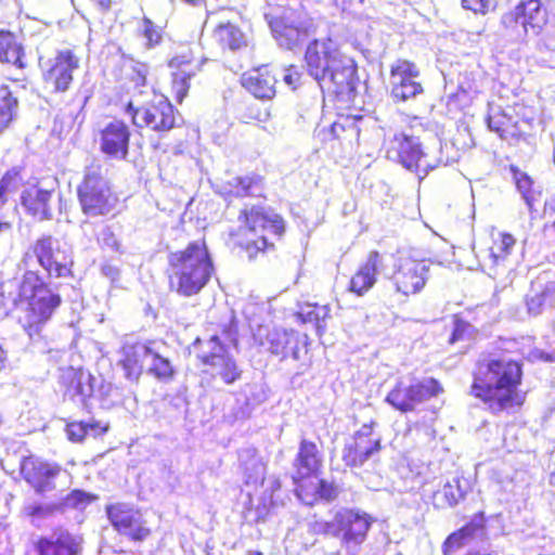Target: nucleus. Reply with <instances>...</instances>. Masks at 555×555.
Returning <instances> with one entry per match:
<instances>
[{
    "mask_svg": "<svg viewBox=\"0 0 555 555\" xmlns=\"http://www.w3.org/2000/svg\"><path fill=\"white\" fill-rule=\"evenodd\" d=\"M522 367L507 358L481 360L473 374L469 395L480 400L492 414L509 412L522 405L525 393L519 389Z\"/></svg>",
    "mask_w": 555,
    "mask_h": 555,
    "instance_id": "obj_1",
    "label": "nucleus"
},
{
    "mask_svg": "<svg viewBox=\"0 0 555 555\" xmlns=\"http://www.w3.org/2000/svg\"><path fill=\"white\" fill-rule=\"evenodd\" d=\"M502 34L521 44L533 42L538 49L555 51V22L550 21L547 0H518L501 16Z\"/></svg>",
    "mask_w": 555,
    "mask_h": 555,
    "instance_id": "obj_2",
    "label": "nucleus"
},
{
    "mask_svg": "<svg viewBox=\"0 0 555 555\" xmlns=\"http://www.w3.org/2000/svg\"><path fill=\"white\" fill-rule=\"evenodd\" d=\"M215 273L212 257L205 240L190 242L185 248L168 255L169 287L182 297L199 294Z\"/></svg>",
    "mask_w": 555,
    "mask_h": 555,
    "instance_id": "obj_3",
    "label": "nucleus"
},
{
    "mask_svg": "<svg viewBox=\"0 0 555 555\" xmlns=\"http://www.w3.org/2000/svg\"><path fill=\"white\" fill-rule=\"evenodd\" d=\"M18 298V323L30 339L40 337L43 326L62 302L60 294L52 291L37 272L28 270L21 281Z\"/></svg>",
    "mask_w": 555,
    "mask_h": 555,
    "instance_id": "obj_4",
    "label": "nucleus"
},
{
    "mask_svg": "<svg viewBox=\"0 0 555 555\" xmlns=\"http://www.w3.org/2000/svg\"><path fill=\"white\" fill-rule=\"evenodd\" d=\"M164 341L147 340L125 344L121 348L120 365L129 380H138L143 373L158 382L169 383L177 373L172 361L166 354Z\"/></svg>",
    "mask_w": 555,
    "mask_h": 555,
    "instance_id": "obj_5",
    "label": "nucleus"
},
{
    "mask_svg": "<svg viewBox=\"0 0 555 555\" xmlns=\"http://www.w3.org/2000/svg\"><path fill=\"white\" fill-rule=\"evenodd\" d=\"M372 522V517L360 509L340 508L330 521H311L309 531L313 534L338 538L347 555H357L366 540Z\"/></svg>",
    "mask_w": 555,
    "mask_h": 555,
    "instance_id": "obj_6",
    "label": "nucleus"
},
{
    "mask_svg": "<svg viewBox=\"0 0 555 555\" xmlns=\"http://www.w3.org/2000/svg\"><path fill=\"white\" fill-rule=\"evenodd\" d=\"M60 382L65 387L64 399L87 412L95 408L109 409L112 384L99 375L94 376L82 369L62 370Z\"/></svg>",
    "mask_w": 555,
    "mask_h": 555,
    "instance_id": "obj_7",
    "label": "nucleus"
},
{
    "mask_svg": "<svg viewBox=\"0 0 555 555\" xmlns=\"http://www.w3.org/2000/svg\"><path fill=\"white\" fill-rule=\"evenodd\" d=\"M387 157L424 179L430 170L447 164L442 157V143L435 138L431 146L423 147L418 138L396 133L389 142Z\"/></svg>",
    "mask_w": 555,
    "mask_h": 555,
    "instance_id": "obj_8",
    "label": "nucleus"
},
{
    "mask_svg": "<svg viewBox=\"0 0 555 555\" xmlns=\"http://www.w3.org/2000/svg\"><path fill=\"white\" fill-rule=\"evenodd\" d=\"M77 194L81 210L88 217H100L109 214L117 202L99 163H92L86 168Z\"/></svg>",
    "mask_w": 555,
    "mask_h": 555,
    "instance_id": "obj_9",
    "label": "nucleus"
},
{
    "mask_svg": "<svg viewBox=\"0 0 555 555\" xmlns=\"http://www.w3.org/2000/svg\"><path fill=\"white\" fill-rule=\"evenodd\" d=\"M240 220L242 221L240 232L251 235L246 242V249L262 250L268 244L267 232L280 236L285 230L282 217L267 210L263 206H253L250 209H244L240 215Z\"/></svg>",
    "mask_w": 555,
    "mask_h": 555,
    "instance_id": "obj_10",
    "label": "nucleus"
},
{
    "mask_svg": "<svg viewBox=\"0 0 555 555\" xmlns=\"http://www.w3.org/2000/svg\"><path fill=\"white\" fill-rule=\"evenodd\" d=\"M442 388L435 378L423 380L398 379L385 398V402L401 413H409L436 397Z\"/></svg>",
    "mask_w": 555,
    "mask_h": 555,
    "instance_id": "obj_11",
    "label": "nucleus"
},
{
    "mask_svg": "<svg viewBox=\"0 0 555 555\" xmlns=\"http://www.w3.org/2000/svg\"><path fill=\"white\" fill-rule=\"evenodd\" d=\"M33 254L39 266L50 278H67L72 275L74 263L72 251L57 238L51 235L39 237L26 256Z\"/></svg>",
    "mask_w": 555,
    "mask_h": 555,
    "instance_id": "obj_12",
    "label": "nucleus"
},
{
    "mask_svg": "<svg viewBox=\"0 0 555 555\" xmlns=\"http://www.w3.org/2000/svg\"><path fill=\"white\" fill-rule=\"evenodd\" d=\"M253 337L257 345L282 360L292 358L298 361L301 359V351L307 353V336L302 337L294 330L259 326Z\"/></svg>",
    "mask_w": 555,
    "mask_h": 555,
    "instance_id": "obj_13",
    "label": "nucleus"
},
{
    "mask_svg": "<svg viewBox=\"0 0 555 555\" xmlns=\"http://www.w3.org/2000/svg\"><path fill=\"white\" fill-rule=\"evenodd\" d=\"M125 112L131 115L132 124L138 128H150L158 133H166L176 127V109L166 98H158L147 106L135 107L132 101Z\"/></svg>",
    "mask_w": 555,
    "mask_h": 555,
    "instance_id": "obj_14",
    "label": "nucleus"
},
{
    "mask_svg": "<svg viewBox=\"0 0 555 555\" xmlns=\"http://www.w3.org/2000/svg\"><path fill=\"white\" fill-rule=\"evenodd\" d=\"M43 81L56 93L66 92L74 79L73 73L79 67V59L72 50L56 52L54 57L40 62Z\"/></svg>",
    "mask_w": 555,
    "mask_h": 555,
    "instance_id": "obj_15",
    "label": "nucleus"
},
{
    "mask_svg": "<svg viewBox=\"0 0 555 555\" xmlns=\"http://www.w3.org/2000/svg\"><path fill=\"white\" fill-rule=\"evenodd\" d=\"M106 514L114 529L131 541L141 542L151 533L141 512L130 504L107 505Z\"/></svg>",
    "mask_w": 555,
    "mask_h": 555,
    "instance_id": "obj_16",
    "label": "nucleus"
},
{
    "mask_svg": "<svg viewBox=\"0 0 555 555\" xmlns=\"http://www.w3.org/2000/svg\"><path fill=\"white\" fill-rule=\"evenodd\" d=\"M208 351H203L202 362L211 370L212 377H219L225 385H232L242 377V370L235 359L225 350L219 336L214 335L206 343Z\"/></svg>",
    "mask_w": 555,
    "mask_h": 555,
    "instance_id": "obj_17",
    "label": "nucleus"
},
{
    "mask_svg": "<svg viewBox=\"0 0 555 555\" xmlns=\"http://www.w3.org/2000/svg\"><path fill=\"white\" fill-rule=\"evenodd\" d=\"M272 35L280 47L293 50L308 36L307 26L293 11H285L281 16L264 15Z\"/></svg>",
    "mask_w": 555,
    "mask_h": 555,
    "instance_id": "obj_18",
    "label": "nucleus"
},
{
    "mask_svg": "<svg viewBox=\"0 0 555 555\" xmlns=\"http://www.w3.org/2000/svg\"><path fill=\"white\" fill-rule=\"evenodd\" d=\"M343 55L331 39L313 40L305 53L308 74L319 83Z\"/></svg>",
    "mask_w": 555,
    "mask_h": 555,
    "instance_id": "obj_19",
    "label": "nucleus"
},
{
    "mask_svg": "<svg viewBox=\"0 0 555 555\" xmlns=\"http://www.w3.org/2000/svg\"><path fill=\"white\" fill-rule=\"evenodd\" d=\"M429 264L426 260L400 258L391 280L396 292L404 296L417 294L427 280Z\"/></svg>",
    "mask_w": 555,
    "mask_h": 555,
    "instance_id": "obj_20",
    "label": "nucleus"
},
{
    "mask_svg": "<svg viewBox=\"0 0 555 555\" xmlns=\"http://www.w3.org/2000/svg\"><path fill=\"white\" fill-rule=\"evenodd\" d=\"M321 90H327L337 96L350 99L357 89V65L354 61L343 55L332 70L319 82Z\"/></svg>",
    "mask_w": 555,
    "mask_h": 555,
    "instance_id": "obj_21",
    "label": "nucleus"
},
{
    "mask_svg": "<svg viewBox=\"0 0 555 555\" xmlns=\"http://www.w3.org/2000/svg\"><path fill=\"white\" fill-rule=\"evenodd\" d=\"M380 449V439L374 437L372 425L364 424L348 440L343 450V461L346 466L361 467Z\"/></svg>",
    "mask_w": 555,
    "mask_h": 555,
    "instance_id": "obj_22",
    "label": "nucleus"
},
{
    "mask_svg": "<svg viewBox=\"0 0 555 555\" xmlns=\"http://www.w3.org/2000/svg\"><path fill=\"white\" fill-rule=\"evenodd\" d=\"M54 188H44L40 183L25 188L20 194V203L24 212L42 222L53 218Z\"/></svg>",
    "mask_w": 555,
    "mask_h": 555,
    "instance_id": "obj_23",
    "label": "nucleus"
},
{
    "mask_svg": "<svg viewBox=\"0 0 555 555\" xmlns=\"http://www.w3.org/2000/svg\"><path fill=\"white\" fill-rule=\"evenodd\" d=\"M417 76L418 70L415 64L409 61L398 60L391 66V96L396 102H405L423 92L421 83L415 81Z\"/></svg>",
    "mask_w": 555,
    "mask_h": 555,
    "instance_id": "obj_24",
    "label": "nucleus"
},
{
    "mask_svg": "<svg viewBox=\"0 0 555 555\" xmlns=\"http://www.w3.org/2000/svg\"><path fill=\"white\" fill-rule=\"evenodd\" d=\"M100 151L108 158L125 160L129 154L130 130L121 120H112L100 131Z\"/></svg>",
    "mask_w": 555,
    "mask_h": 555,
    "instance_id": "obj_25",
    "label": "nucleus"
},
{
    "mask_svg": "<svg viewBox=\"0 0 555 555\" xmlns=\"http://www.w3.org/2000/svg\"><path fill=\"white\" fill-rule=\"evenodd\" d=\"M61 473L62 468L57 464H50L34 457H26L21 464L22 476L40 494L54 489L52 480Z\"/></svg>",
    "mask_w": 555,
    "mask_h": 555,
    "instance_id": "obj_26",
    "label": "nucleus"
},
{
    "mask_svg": "<svg viewBox=\"0 0 555 555\" xmlns=\"http://www.w3.org/2000/svg\"><path fill=\"white\" fill-rule=\"evenodd\" d=\"M215 192L224 198L261 196L263 192V178L257 173L243 177H232L227 181L217 182Z\"/></svg>",
    "mask_w": 555,
    "mask_h": 555,
    "instance_id": "obj_27",
    "label": "nucleus"
},
{
    "mask_svg": "<svg viewBox=\"0 0 555 555\" xmlns=\"http://www.w3.org/2000/svg\"><path fill=\"white\" fill-rule=\"evenodd\" d=\"M38 555H77L79 543L74 534L67 530H54L41 535L35 542Z\"/></svg>",
    "mask_w": 555,
    "mask_h": 555,
    "instance_id": "obj_28",
    "label": "nucleus"
},
{
    "mask_svg": "<svg viewBox=\"0 0 555 555\" xmlns=\"http://www.w3.org/2000/svg\"><path fill=\"white\" fill-rule=\"evenodd\" d=\"M323 462V456L318 446L310 440L301 439L297 455L294 460L295 475L292 477L295 485L299 480L315 475Z\"/></svg>",
    "mask_w": 555,
    "mask_h": 555,
    "instance_id": "obj_29",
    "label": "nucleus"
},
{
    "mask_svg": "<svg viewBox=\"0 0 555 555\" xmlns=\"http://www.w3.org/2000/svg\"><path fill=\"white\" fill-rule=\"evenodd\" d=\"M241 82L257 99L269 100L275 94L276 78L267 66L254 68L243 74Z\"/></svg>",
    "mask_w": 555,
    "mask_h": 555,
    "instance_id": "obj_30",
    "label": "nucleus"
},
{
    "mask_svg": "<svg viewBox=\"0 0 555 555\" xmlns=\"http://www.w3.org/2000/svg\"><path fill=\"white\" fill-rule=\"evenodd\" d=\"M238 462L247 486H263L266 482V463L255 448H243L238 452Z\"/></svg>",
    "mask_w": 555,
    "mask_h": 555,
    "instance_id": "obj_31",
    "label": "nucleus"
},
{
    "mask_svg": "<svg viewBox=\"0 0 555 555\" xmlns=\"http://www.w3.org/2000/svg\"><path fill=\"white\" fill-rule=\"evenodd\" d=\"M380 256L378 251L372 250L365 263H363L351 278L349 289L361 296L366 293L376 282L377 267Z\"/></svg>",
    "mask_w": 555,
    "mask_h": 555,
    "instance_id": "obj_32",
    "label": "nucleus"
},
{
    "mask_svg": "<svg viewBox=\"0 0 555 555\" xmlns=\"http://www.w3.org/2000/svg\"><path fill=\"white\" fill-rule=\"evenodd\" d=\"M216 40L232 51L240 50L246 46V39L242 30L234 24L220 23L214 33Z\"/></svg>",
    "mask_w": 555,
    "mask_h": 555,
    "instance_id": "obj_33",
    "label": "nucleus"
},
{
    "mask_svg": "<svg viewBox=\"0 0 555 555\" xmlns=\"http://www.w3.org/2000/svg\"><path fill=\"white\" fill-rule=\"evenodd\" d=\"M330 315V308L325 305L306 304L300 307L296 313L298 320L302 323L313 324L317 334L321 336L325 331V320Z\"/></svg>",
    "mask_w": 555,
    "mask_h": 555,
    "instance_id": "obj_34",
    "label": "nucleus"
},
{
    "mask_svg": "<svg viewBox=\"0 0 555 555\" xmlns=\"http://www.w3.org/2000/svg\"><path fill=\"white\" fill-rule=\"evenodd\" d=\"M23 48L17 43L14 35L9 31H0V62L12 64L18 68L24 67Z\"/></svg>",
    "mask_w": 555,
    "mask_h": 555,
    "instance_id": "obj_35",
    "label": "nucleus"
},
{
    "mask_svg": "<svg viewBox=\"0 0 555 555\" xmlns=\"http://www.w3.org/2000/svg\"><path fill=\"white\" fill-rule=\"evenodd\" d=\"M18 100L8 86L0 87V133L15 119Z\"/></svg>",
    "mask_w": 555,
    "mask_h": 555,
    "instance_id": "obj_36",
    "label": "nucleus"
},
{
    "mask_svg": "<svg viewBox=\"0 0 555 555\" xmlns=\"http://www.w3.org/2000/svg\"><path fill=\"white\" fill-rule=\"evenodd\" d=\"M182 62L179 57H173L169 63L171 68H177V72L172 73V92L179 103L186 96L190 89V79L194 76L193 70L180 68Z\"/></svg>",
    "mask_w": 555,
    "mask_h": 555,
    "instance_id": "obj_37",
    "label": "nucleus"
},
{
    "mask_svg": "<svg viewBox=\"0 0 555 555\" xmlns=\"http://www.w3.org/2000/svg\"><path fill=\"white\" fill-rule=\"evenodd\" d=\"M462 499H464V491L459 478H453L451 481H448L441 490L434 494L435 505L440 508L453 507L457 505Z\"/></svg>",
    "mask_w": 555,
    "mask_h": 555,
    "instance_id": "obj_38",
    "label": "nucleus"
},
{
    "mask_svg": "<svg viewBox=\"0 0 555 555\" xmlns=\"http://www.w3.org/2000/svg\"><path fill=\"white\" fill-rule=\"evenodd\" d=\"M93 496L83 490H73L56 501L57 512L64 513L67 509H82L91 503Z\"/></svg>",
    "mask_w": 555,
    "mask_h": 555,
    "instance_id": "obj_39",
    "label": "nucleus"
},
{
    "mask_svg": "<svg viewBox=\"0 0 555 555\" xmlns=\"http://www.w3.org/2000/svg\"><path fill=\"white\" fill-rule=\"evenodd\" d=\"M460 530L469 542L475 540H485L487 538V528L483 512L476 513L467 524L460 528Z\"/></svg>",
    "mask_w": 555,
    "mask_h": 555,
    "instance_id": "obj_40",
    "label": "nucleus"
},
{
    "mask_svg": "<svg viewBox=\"0 0 555 555\" xmlns=\"http://www.w3.org/2000/svg\"><path fill=\"white\" fill-rule=\"evenodd\" d=\"M515 242L516 241L512 234H500V241H495L490 250V257L494 264L499 266L506 259V257L512 253Z\"/></svg>",
    "mask_w": 555,
    "mask_h": 555,
    "instance_id": "obj_41",
    "label": "nucleus"
},
{
    "mask_svg": "<svg viewBox=\"0 0 555 555\" xmlns=\"http://www.w3.org/2000/svg\"><path fill=\"white\" fill-rule=\"evenodd\" d=\"M488 127L490 130L499 133L501 138H505L507 127L512 122V118L507 116L500 107L491 109L487 118Z\"/></svg>",
    "mask_w": 555,
    "mask_h": 555,
    "instance_id": "obj_42",
    "label": "nucleus"
},
{
    "mask_svg": "<svg viewBox=\"0 0 555 555\" xmlns=\"http://www.w3.org/2000/svg\"><path fill=\"white\" fill-rule=\"evenodd\" d=\"M340 493V488L335 481L321 478L315 486V494L313 500L324 501L326 503L333 502Z\"/></svg>",
    "mask_w": 555,
    "mask_h": 555,
    "instance_id": "obj_43",
    "label": "nucleus"
},
{
    "mask_svg": "<svg viewBox=\"0 0 555 555\" xmlns=\"http://www.w3.org/2000/svg\"><path fill=\"white\" fill-rule=\"evenodd\" d=\"M22 179V168L12 167L0 179V191L9 196L18 189Z\"/></svg>",
    "mask_w": 555,
    "mask_h": 555,
    "instance_id": "obj_44",
    "label": "nucleus"
},
{
    "mask_svg": "<svg viewBox=\"0 0 555 555\" xmlns=\"http://www.w3.org/2000/svg\"><path fill=\"white\" fill-rule=\"evenodd\" d=\"M516 179V186L519 193L521 194L522 199L525 201L526 205L528 206L529 210H533V202L534 196L532 192V180L531 178L524 172H518L515 175Z\"/></svg>",
    "mask_w": 555,
    "mask_h": 555,
    "instance_id": "obj_45",
    "label": "nucleus"
},
{
    "mask_svg": "<svg viewBox=\"0 0 555 555\" xmlns=\"http://www.w3.org/2000/svg\"><path fill=\"white\" fill-rule=\"evenodd\" d=\"M469 541L463 535V532L459 529L452 532L442 545L443 555H453L457 550L468 544Z\"/></svg>",
    "mask_w": 555,
    "mask_h": 555,
    "instance_id": "obj_46",
    "label": "nucleus"
},
{
    "mask_svg": "<svg viewBox=\"0 0 555 555\" xmlns=\"http://www.w3.org/2000/svg\"><path fill=\"white\" fill-rule=\"evenodd\" d=\"M98 243L102 248H107L112 251H119L120 250V243L117 240L115 233L111 229V227L105 225L101 229V231L98 234Z\"/></svg>",
    "mask_w": 555,
    "mask_h": 555,
    "instance_id": "obj_47",
    "label": "nucleus"
},
{
    "mask_svg": "<svg viewBox=\"0 0 555 555\" xmlns=\"http://www.w3.org/2000/svg\"><path fill=\"white\" fill-rule=\"evenodd\" d=\"M93 425L85 422H73L67 424L66 434L70 441L73 442H81L88 430L92 429Z\"/></svg>",
    "mask_w": 555,
    "mask_h": 555,
    "instance_id": "obj_48",
    "label": "nucleus"
},
{
    "mask_svg": "<svg viewBox=\"0 0 555 555\" xmlns=\"http://www.w3.org/2000/svg\"><path fill=\"white\" fill-rule=\"evenodd\" d=\"M57 512L56 503H47V504H31L26 507V514L31 517H47Z\"/></svg>",
    "mask_w": 555,
    "mask_h": 555,
    "instance_id": "obj_49",
    "label": "nucleus"
},
{
    "mask_svg": "<svg viewBox=\"0 0 555 555\" xmlns=\"http://www.w3.org/2000/svg\"><path fill=\"white\" fill-rule=\"evenodd\" d=\"M302 73L296 66L284 70L283 80L292 90H296L302 83Z\"/></svg>",
    "mask_w": 555,
    "mask_h": 555,
    "instance_id": "obj_50",
    "label": "nucleus"
},
{
    "mask_svg": "<svg viewBox=\"0 0 555 555\" xmlns=\"http://www.w3.org/2000/svg\"><path fill=\"white\" fill-rule=\"evenodd\" d=\"M147 73H149L147 66L144 64H138L133 67V74L131 77V81L134 83L135 89H138L139 93H143L141 88L146 86Z\"/></svg>",
    "mask_w": 555,
    "mask_h": 555,
    "instance_id": "obj_51",
    "label": "nucleus"
},
{
    "mask_svg": "<svg viewBox=\"0 0 555 555\" xmlns=\"http://www.w3.org/2000/svg\"><path fill=\"white\" fill-rule=\"evenodd\" d=\"M492 1L493 0H462V4L467 10L485 14L492 5Z\"/></svg>",
    "mask_w": 555,
    "mask_h": 555,
    "instance_id": "obj_52",
    "label": "nucleus"
},
{
    "mask_svg": "<svg viewBox=\"0 0 555 555\" xmlns=\"http://www.w3.org/2000/svg\"><path fill=\"white\" fill-rule=\"evenodd\" d=\"M330 126H331V131L334 134L335 139H339L341 133L345 132L347 128H349V130H351V131L354 130L353 121H350L347 118L344 119L343 121L341 120L334 121Z\"/></svg>",
    "mask_w": 555,
    "mask_h": 555,
    "instance_id": "obj_53",
    "label": "nucleus"
},
{
    "mask_svg": "<svg viewBox=\"0 0 555 555\" xmlns=\"http://www.w3.org/2000/svg\"><path fill=\"white\" fill-rule=\"evenodd\" d=\"M168 403L179 414L185 413L188 410V401L183 393H177V395L172 396L169 399Z\"/></svg>",
    "mask_w": 555,
    "mask_h": 555,
    "instance_id": "obj_54",
    "label": "nucleus"
},
{
    "mask_svg": "<svg viewBox=\"0 0 555 555\" xmlns=\"http://www.w3.org/2000/svg\"><path fill=\"white\" fill-rule=\"evenodd\" d=\"M544 304V295L535 294L527 299V307L529 313L537 315L541 312V307Z\"/></svg>",
    "mask_w": 555,
    "mask_h": 555,
    "instance_id": "obj_55",
    "label": "nucleus"
},
{
    "mask_svg": "<svg viewBox=\"0 0 555 555\" xmlns=\"http://www.w3.org/2000/svg\"><path fill=\"white\" fill-rule=\"evenodd\" d=\"M314 135L322 143H327L335 140V137L331 131V126L318 125L314 130Z\"/></svg>",
    "mask_w": 555,
    "mask_h": 555,
    "instance_id": "obj_56",
    "label": "nucleus"
},
{
    "mask_svg": "<svg viewBox=\"0 0 555 555\" xmlns=\"http://www.w3.org/2000/svg\"><path fill=\"white\" fill-rule=\"evenodd\" d=\"M144 36L150 42L157 43L159 40V35L154 29L153 23L147 18H144Z\"/></svg>",
    "mask_w": 555,
    "mask_h": 555,
    "instance_id": "obj_57",
    "label": "nucleus"
},
{
    "mask_svg": "<svg viewBox=\"0 0 555 555\" xmlns=\"http://www.w3.org/2000/svg\"><path fill=\"white\" fill-rule=\"evenodd\" d=\"M101 271H102V274L104 276H106L107 279H109L112 282H115L119 279L118 268L111 263L103 264L101 268Z\"/></svg>",
    "mask_w": 555,
    "mask_h": 555,
    "instance_id": "obj_58",
    "label": "nucleus"
},
{
    "mask_svg": "<svg viewBox=\"0 0 555 555\" xmlns=\"http://www.w3.org/2000/svg\"><path fill=\"white\" fill-rule=\"evenodd\" d=\"M535 357L545 361V362H555V352H547L543 350H538Z\"/></svg>",
    "mask_w": 555,
    "mask_h": 555,
    "instance_id": "obj_59",
    "label": "nucleus"
},
{
    "mask_svg": "<svg viewBox=\"0 0 555 555\" xmlns=\"http://www.w3.org/2000/svg\"><path fill=\"white\" fill-rule=\"evenodd\" d=\"M268 483H269V489H270V492H271V498H273L274 493L280 490L281 488V482L278 478L275 477H270L268 479Z\"/></svg>",
    "mask_w": 555,
    "mask_h": 555,
    "instance_id": "obj_60",
    "label": "nucleus"
},
{
    "mask_svg": "<svg viewBox=\"0 0 555 555\" xmlns=\"http://www.w3.org/2000/svg\"><path fill=\"white\" fill-rule=\"evenodd\" d=\"M102 10H108L111 7V0H93Z\"/></svg>",
    "mask_w": 555,
    "mask_h": 555,
    "instance_id": "obj_61",
    "label": "nucleus"
},
{
    "mask_svg": "<svg viewBox=\"0 0 555 555\" xmlns=\"http://www.w3.org/2000/svg\"><path fill=\"white\" fill-rule=\"evenodd\" d=\"M12 225L10 222L0 220V233L11 230Z\"/></svg>",
    "mask_w": 555,
    "mask_h": 555,
    "instance_id": "obj_62",
    "label": "nucleus"
},
{
    "mask_svg": "<svg viewBox=\"0 0 555 555\" xmlns=\"http://www.w3.org/2000/svg\"><path fill=\"white\" fill-rule=\"evenodd\" d=\"M8 203V195L0 191V209Z\"/></svg>",
    "mask_w": 555,
    "mask_h": 555,
    "instance_id": "obj_63",
    "label": "nucleus"
},
{
    "mask_svg": "<svg viewBox=\"0 0 555 555\" xmlns=\"http://www.w3.org/2000/svg\"><path fill=\"white\" fill-rule=\"evenodd\" d=\"M459 338H460V325L456 324L455 330L452 334L451 340L454 341V340H457Z\"/></svg>",
    "mask_w": 555,
    "mask_h": 555,
    "instance_id": "obj_64",
    "label": "nucleus"
}]
</instances>
